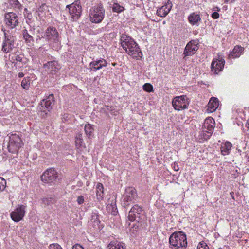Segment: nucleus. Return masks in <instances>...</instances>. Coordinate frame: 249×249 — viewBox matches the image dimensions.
Here are the masks:
<instances>
[{
	"mask_svg": "<svg viewBox=\"0 0 249 249\" xmlns=\"http://www.w3.org/2000/svg\"><path fill=\"white\" fill-rule=\"evenodd\" d=\"M106 208L107 211L112 215H115L117 214V207L114 202L107 204Z\"/></svg>",
	"mask_w": 249,
	"mask_h": 249,
	"instance_id": "c756f323",
	"label": "nucleus"
},
{
	"mask_svg": "<svg viewBox=\"0 0 249 249\" xmlns=\"http://www.w3.org/2000/svg\"><path fill=\"white\" fill-rule=\"evenodd\" d=\"M45 70L52 74L55 73L60 69V66L56 61H51L44 64Z\"/></svg>",
	"mask_w": 249,
	"mask_h": 249,
	"instance_id": "f3484780",
	"label": "nucleus"
},
{
	"mask_svg": "<svg viewBox=\"0 0 249 249\" xmlns=\"http://www.w3.org/2000/svg\"><path fill=\"white\" fill-rule=\"evenodd\" d=\"M21 146L22 141L18 135L12 134L9 136L7 148L9 152L17 153Z\"/></svg>",
	"mask_w": 249,
	"mask_h": 249,
	"instance_id": "423d86ee",
	"label": "nucleus"
},
{
	"mask_svg": "<svg viewBox=\"0 0 249 249\" xmlns=\"http://www.w3.org/2000/svg\"><path fill=\"white\" fill-rule=\"evenodd\" d=\"M10 3L15 8L20 9L21 6L18 0H10Z\"/></svg>",
	"mask_w": 249,
	"mask_h": 249,
	"instance_id": "58836bf2",
	"label": "nucleus"
},
{
	"mask_svg": "<svg viewBox=\"0 0 249 249\" xmlns=\"http://www.w3.org/2000/svg\"><path fill=\"white\" fill-rule=\"evenodd\" d=\"M108 249H124L122 243L118 241L111 242L107 246Z\"/></svg>",
	"mask_w": 249,
	"mask_h": 249,
	"instance_id": "7c9ffc66",
	"label": "nucleus"
},
{
	"mask_svg": "<svg viewBox=\"0 0 249 249\" xmlns=\"http://www.w3.org/2000/svg\"><path fill=\"white\" fill-rule=\"evenodd\" d=\"M219 106V101L216 97H212L208 104V110L210 112H213L216 110Z\"/></svg>",
	"mask_w": 249,
	"mask_h": 249,
	"instance_id": "4be33fe9",
	"label": "nucleus"
},
{
	"mask_svg": "<svg viewBox=\"0 0 249 249\" xmlns=\"http://www.w3.org/2000/svg\"><path fill=\"white\" fill-rule=\"evenodd\" d=\"M137 197L136 189L132 187L125 189V202H133Z\"/></svg>",
	"mask_w": 249,
	"mask_h": 249,
	"instance_id": "aec40b11",
	"label": "nucleus"
},
{
	"mask_svg": "<svg viewBox=\"0 0 249 249\" xmlns=\"http://www.w3.org/2000/svg\"><path fill=\"white\" fill-rule=\"evenodd\" d=\"M77 202L79 205H81L83 204L84 202V198L82 196H79L77 198Z\"/></svg>",
	"mask_w": 249,
	"mask_h": 249,
	"instance_id": "37998d69",
	"label": "nucleus"
},
{
	"mask_svg": "<svg viewBox=\"0 0 249 249\" xmlns=\"http://www.w3.org/2000/svg\"><path fill=\"white\" fill-rule=\"evenodd\" d=\"M173 168L174 170L176 171H178L179 170V167L177 163L174 162L173 165Z\"/></svg>",
	"mask_w": 249,
	"mask_h": 249,
	"instance_id": "de8ad7c7",
	"label": "nucleus"
},
{
	"mask_svg": "<svg viewBox=\"0 0 249 249\" xmlns=\"http://www.w3.org/2000/svg\"><path fill=\"white\" fill-rule=\"evenodd\" d=\"M243 51V48L239 46H235L232 51L230 53V56L232 58H238L240 56Z\"/></svg>",
	"mask_w": 249,
	"mask_h": 249,
	"instance_id": "cd10ccee",
	"label": "nucleus"
},
{
	"mask_svg": "<svg viewBox=\"0 0 249 249\" xmlns=\"http://www.w3.org/2000/svg\"><path fill=\"white\" fill-rule=\"evenodd\" d=\"M31 79L28 77H25L22 80L21 85V87L25 89L28 90L30 87Z\"/></svg>",
	"mask_w": 249,
	"mask_h": 249,
	"instance_id": "72a5a7b5",
	"label": "nucleus"
},
{
	"mask_svg": "<svg viewBox=\"0 0 249 249\" xmlns=\"http://www.w3.org/2000/svg\"><path fill=\"white\" fill-rule=\"evenodd\" d=\"M42 201L43 204L47 206L52 205L55 203V200L52 197L43 198Z\"/></svg>",
	"mask_w": 249,
	"mask_h": 249,
	"instance_id": "f704fd0d",
	"label": "nucleus"
},
{
	"mask_svg": "<svg viewBox=\"0 0 249 249\" xmlns=\"http://www.w3.org/2000/svg\"><path fill=\"white\" fill-rule=\"evenodd\" d=\"M54 97L53 94H50L46 98L42 100L38 107L39 110L41 112L40 115L45 117L49 112L54 104Z\"/></svg>",
	"mask_w": 249,
	"mask_h": 249,
	"instance_id": "39448f33",
	"label": "nucleus"
},
{
	"mask_svg": "<svg viewBox=\"0 0 249 249\" xmlns=\"http://www.w3.org/2000/svg\"><path fill=\"white\" fill-rule=\"evenodd\" d=\"M16 37L12 34L4 31V37L1 44V51L4 53H10L15 48Z\"/></svg>",
	"mask_w": 249,
	"mask_h": 249,
	"instance_id": "7ed1b4c3",
	"label": "nucleus"
},
{
	"mask_svg": "<svg viewBox=\"0 0 249 249\" xmlns=\"http://www.w3.org/2000/svg\"><path fill=\"white\" fill-rule=\"evenodd\" d=\"M107 65V62L105 59L101 58L91 62L89 64V66L91 71H96L103 67H106Z\"/></svg>",
	"mask_w": 249,
	"mask_h": 249,
	"instance_id": "a211bd4d",
	"label": "nucleus"
},
{
	"mask_svg": "<svg viewBox=\"0 0 249 249\" xmlns=\"http://www.w3.org/2000/svg\"><path fill=\"white\" fill-rule=\"evenodd\" d=\"M42 38H43L42 36L40 37L39 36H37L36 39V42L37 43H39Z\"/></svg>",
	"mask_w": 249,
	"mask_h": 249,
	"instance_id": "8fccbe9b",
	"label": "nucleus"
},
{
	"mask_svg": "<svg viewBox=\"0 0 249 249\" xmlns=\"http://www.w3.org/2000/svg\"><path fill=\"white\" fill-rule=\"evenodd\" d=\"M90 220L94 226H98L99 225L100 223V215L97 210L92 211Z\"/></svg>",
	"mask_w": 249,
	"mask_h": 249,
	"instance_id": "393cba45",
	"label": "nucleus"
},
{
	"mask_svg": "<svg viewBox=\"0 0 249 249\" xmlns=\"http://www.w3.org/2000/svg\"><path fill=\"white\" fill-rule=\"evenodd\" d=\"M124 9V8L123 6H120L119 4L117 3H115L113 4L112 7V10L114 12H120L123 11Z\"/></svg>",
	"mask_w": 249,
	"mask_h": 249,
	"instance_id": "c9c22d12",
	"label": "nucleus"
},
{
	"mask_svg": "<svg viewBox=\"0 0 249 249\" xmlns=\"http://www.w3.org/2000/svg\"><path fill=\"white\" fill-rule=\"evenodd\" d=\"M212 17L214 19H217L219 17V14L216 12H214L212 14Z\"/></svg>",
	"mask_w": 249,
	"mask_h": 249,
	"instance_id": "a18cd8bd",
	"label": "nucleus"
},
{
	"mask_svg": "<svg viewBox=\"0 0 249 249\" xmlns=\"http://www.w3.org/2000/svg\"><path fill=\"white\" fill-rule=\"evenodd\" d=\"M143 89L148 92H150L153 91V86L150 83H145L143 86Z\"/></svg>",
	"mask_w": 249,
	"mask_h": 249,
	"instance_id": "4c0bfd02",
	"label": "nucleus"
},
{
	"mask_svg": "<svg viewBox=\"0 0 249 249\" xmlns=\"http://www.w3.org/2000/svg\"><path fill=\"white\" fill-rule=\"evenodd\" d=\"M67 8L72 20L75 21L79 18L82 12V7L79 1H76L71 4L67 5L66 9Z\"/></svg>",
	"mask_w": 249,
	"mask_h": 249,
	"instance_id": "1a4fd4ad",
	"label": "nucleus"
},
{
	"mask_svg": "<svg viewBox=\"0 0 249 249\" xmlns=\"http://www.w3.org/2000/svg\"><path fill=\"white\" fill-rule=\"evenodd\" d=\"M72 249H84V248L80 244H76L73 246Z\"/></svg>",
	"mask_w": 249,
	"mask_h": 249,
	"instance_id": "49530a36",
	"label": "nucleus"
},
{
	"mask_svg": "<svg viewBox=\"0 0 249 249\" xmlns=\"http://www.w3.org/2000/svg\"><path fill=\"white\" fill-rule=\"evenodd\" d=\"M121 44V46L123 49L124 48V37L123 36V34L122 35V36L120 38Z\"/></svg>",
	"mask_w": 249,
	"mask_h": 249,
	"instance_id": "c03bdc74",
	"label": "nucleus"
},
{
	"mask_svg": "<svg viewBox=\"0 0 249 249\" xmlns=\"http://www.w3.org/2000/svg\"><path fill=\"white\" fill-rule=\"evenodd\" d=\"M1 99L0 98V103L1 102Z\"/></svg>",
	"mask_w": 249,
	"mask_h": 249,
	"instance_id": "6e6d98bb",
	"label": "nucleus"
},
{
	"mask_svg": "<svg viewBox=\"0 0 249 249\" xmlns=\"http://www.w3.org/2000/svg\"><path fill=\"white\" fill-rule=\"evenodd\" d=\"M225 3H228L229 2H232L234 0H223Z\"/></svg>",
	"mask_w": 249,
	"mask_h": 249,
	"instance_id": "603ef678",
	"label": "nucleus"
},
{
	"mask_svg": "<svg viewBox=\"0 0 249 249\" xmlns=\"http://www.w3.org/2000/svg\"><path fill=\"white\" fill-rule=\"evenodd\" d=\"M25 207L23 205L18 206L14 211L10 213L12 219L16 222L21 220L25 215Z\"/></svg>",
	"mask_w": 249,
	"mask_h": 249,
	"instance_id": "f8f14e48",
	"label": "nucleus"
},
{
	"mask_svg": "<svg viewBox=\"0 0 249 249\" xmlns=\"http://www.w3.org/2000/svg\"><path fill=\"white\" fill-rule=\"evenodd\" d=\"M24 76V74L23 72H19L18 74V76L19 78H22Z\"/></svg>",
	"mask_w": 249,
	"mask_h": 249,
	"instance_id": "3c124183",
	"label": "nucleus"
},
{
	"mask_svg": "<svg viewBox=\"0 0 249 249\" xmlns=\"http://www.w3.org/2000/svg\"><path fill=\"white\" fill-rule=\"evenodd\" d=\"M105 15V10L102 5L93 7L90 11V20L91 22L100 23L103 19Z\"/></svg>",
	"mask_w": 249,
	"mask_h": 249,
	"instance_id": "0eeeda50",
	"label": "nucleus"
},
{
	"mask_svg": "<svg viewBox=\"0 0 249 249\" xmlns=\"http://www.w3.org/2000/svg\"><path fill=\"white\" fill-rule=\"evenodd\" d=\"M225 60L221 58L219 60H213L211 64V71L214 74H217L222 71L225 64Z\"/></svg>",
	"mask_w": 249,
	"mask_h": 249,
	"instance_id": "4468645a",
	"label": "nucleus"
},
{
	"mask_svg": "<svg viewBox=\"0 0 249 249\" xmlns=\"http://www.w3.org/2000/svg\"><path fill=\"white\" fill-rule=\"evenodd\" d=\"M23 39L26 44L29 46L33 45L34 39L33 37L29 34L27 29H23L22 31Z\"/></svg>",
	"mask_w": 249,
	"mask_h": 249,
	"instance_id": "5701e85b",
	"label": "nucleus"
},
{
	"mask_svg": "<svg viewBox=\"0 0 249 249\" xmlns=\"http://www.w3.org/2000/svg\"><path fill=\"white\" fill-rule=\"evenodd\" d=\"M125 53L133 58L138 59L142 56V52L138 45L132 38L126 35H125Z\"/></svg>",
	"mask_w": 249,
	"mask_h": 249,
	"instance_id": "f03ea898",
	"label": "nucleus"
},
{
	"mask_svg": "<svg viewBox=\"0 0 249 249\" xmlns=\"http://www.w3.org/2000/svg\"><path fill=\"white\" fill-rule=\"evenodd\" d=\"M5 20L6 25L10 28L13 29L18 23V17L14 12H8L5 14Z\"/></svg>",
	"mask_w": 249,
	"mask_h": 249,
	"instance_id": "9b49d317",
	"label": "nucleus"
},
{
	"mask_svg": "<svg viewBox=\"0 0 249 249\" xmlns=\"http://www.w3.org/2000/svg\"><path fill=\"white\" fill-rule=\"evenodd\" d=\"M217 11H219V10H220V9H219V8H218V7H217Z\"/></svg>",
	"mask_w": 249,
	"mask_h": 249,
	"instance_id": "5fc2aeb1",
	"label": "nucleus"
},
{
	"mask_svg": "<svg viewBox=\"0 0 249 249\" xmlns=\"http://www.w3.org/2000/svg\"><path fill=\"white\" fill-rule=\"evenodd\" d=\"M245 158H246V160L249 161V151H247L245 152Z\"/></svg>",
	"mask_w": 249,
	"mask_h": 249,
	"instance_id": "09e8293b",
	"label": "nucleus"
},
{
	"mask_svg": "<svg viewBox=\"0 0 249 249\" xmlns=\"http://www.w3.org/2000/svg\"><path fill=\"white\" fill-rule=\"evenodd\" d=\"M232 147V144L229 142H226L221 145V152L223 155H228Z\"/></svg>",
	"mask_w": 249,
	"mask_h": 249,
	"instance_id": "bb28decb",
	"label": "nucleus"
},
{
	"mask_svg": "<svg viewBox=\"0 0 249 249\" xmlns=\"http://www.w3.org/2000/svg\"><path fill=\"white\" fill-rule=\"evenodd\" d=\"M169 243L172 249H185L187 246L186 234L182 231H175L170 236Z\"/></svg>",
	"mask_w": 249,
	"mask_h": 249,
	"instance_id": "f257e3e1",
	"label": "nucleus"
},
{
	"mask_svg": "<svg viewBox=\"0 0 249 249\" xmlns=\"http://www.w3.org/2000/svg\"><path fill=\"white\" fill-rule=\"evenodd\" d=\"M189 102L186 95H183L174 97L172 101V105L175 110L179 111L187 108Z\"/></svg>",
	"mask_w": 249,
	"mask_h": 249,
	"instance_id": "6e6552de",
	"label": "nucleus"
},
{
	"mask_svg": "<svg viewBox=\"0 0 249 249\" xmlns=\"http://www.w3.org/2000/svg\"><path fill=\"white\" fill-rule=\"evenodd\" d=\"M49 249H63L61 247V246L59 245L58 244L53 243V244H51L49 245Z\"/></svg>",
	"mask_w": 249,
	"mask_h": 249,
	"instance_id": "a19ab883",
	"label": "nucleus"
},
{
	"mask_svg": "<svg viewBox=\"0 0 249 249\" xmlns=\"http://www.w3.org/2000/svg\"><path fill=\"white\" fill-rule=\"evenodd\" d=\"M172 3L168 0L165 4L157 10V15L160 17H165L169 13L172 7Z\"/></svg>",
	"mask_w": 249,
	"mask_h": 249,
	"instance_id": "2eb2a0df",
	"label": "nucleus"
},
{
	"mask_svg": "<svg viewBox=\"0 0 249 249\" xmlns=\"http://www.w3.org/2000/svg\"><path fill=\"white\" fill-rule=\"evenodd\" d=\"M82 135L81 133H77L75 136V146L76 151L78 154H81L86 149L85 144L83 142Z\"/></svg>",
	"mask_w": 249,
	"mask_h": 249,
	"instance_id": "dca6fc26",
	"label": "nucleus"
},
{
	"mask_svg": "<svg viewBox=\"0 0 249 249\" xmlns=\"http://www.w3.org/2000/svg\"><path fill=\"white\" fill-rule=\"evenodd\" d=\"M214 126L215 122L213 119L212 117H208L204 121L202 129L207 132L213 133Z\"/></svg>",
	"mask_w": 249,
	"mask_h": 249,
	"instance_id": "6ab92c4d",
	"label": "nucleus"
},
{
	"mask_svg": "<svg viewBox=\"0 0 249 249\" xmlns=\"http://www.w3.org/2000/svg\"><path fill=\"white\" fill-rule=\"evenodd\" d=\"M142 212V208L138 205H135L130 210L128 216V219L131 221L135 220L136 215L140 214Z\"/></svg>",
	"mask_w": 249,
	"mask_h": 249,
	"instance_id": "412c9836",
	"label": "nucleus"
},
{
	"mask_svg": "<svg viewBox=\"0 0 249 249\" xmlns=\"http://www.w3.org/2000/svg\"><path fill=\"white\" fill-rule=\"evenodd\" d=\"M188 19L190 23L193 25H198V22L201 20L200 15L195 12L191 14L189 16Z\"/></svg>",
	"mask_w": 249,
	"mask_h": 249,
	"instance_id": "b1692460",
	"label": "nucleus"
},
{
	"mask_svg": "<svg viewBox=\"0 0 249 249\" xmlns=\"http://www.w3.org/2000/svg\"><path fill=\"white\" fill-rule=\"evenodd\" d=\"M96 195L98 200L102 199L103 196V185L101 183H98L96 187Z\"/></svg>",
	"mask_w": 249,
	"mask_h": 249,
	"instance_id": "2f4dec72",
	"label": "nucleus"
},
{
	"mask_svg": "<svg viewBox=\"0 0 249 249\" xmlns=\"http://www.w3.org/2000/svg\"><path fill=\"white\" fill-rule=\"evenodd\" d=\"M6 186V180L2 177H0V193L2 192Z\"/></svg>",
	"mask_w": 249,
	"mask_h": 249,
	"instance_id": "e433bc0d",
	"label": "nucleus"
},
{
	"mask_svg": "<svg viewBox=\"0 0 249 249\" xmlns=\"http://www.w3.org/2000/svg\"><path fill=\"white\" fill-rule=\"evenodd\" d=\"M198 49V47L196 42L195 40H191L186 46L183 54L185 56H192L196 53Z\"/></svg>",
	"mask_w": 249,
	"mask_h": 249,
	"instance_id": "ddd939ff",
	"label": "nucleus"
},
{
	"mask_svg": "<svg viewBox=\"0 0 249 249\" xmlns=\"http://www.w3.org/2000/svg\"><path fill=\"white\" fill-rule=\"evenodd\" d=\"M23 59H24V55L23 54H20V55H16L15 56V58L13 59L14 60L16 61L17 62H23Z\"/></svg>",
	"mask_w": 249,
	"mask_h": 249,
	"instance_id": "ea45409f",
	"label": "nucleus"
},
{
	"mask_svg": "<svg viewBox=\"0 0 249 249\" xmlns=\"http://www.w3.org/2000/svg\"><path fill=\"white\" fill-rule=\"evenodd\" d=\"M94 128L93 126L89 124L85 126V132L89 139H91L93 136Z\"/></svg>",
	"mask_w": 249,
	"mask_h": 249,
	"instance_id": "c85d7f7f",
	"label": "nucleus"
},
{
	"mask_svg": "<svg viewBox=\"0 0 249 249\" xmlns=\"http://www.w3.org/2000/svg\"><path fill=\"white\" fill-rule=\"evenodd\" d=\"M43 38L48 42L50 45L55 47L60 42V37L59 33L56 29L53 26L48 27L42 36Z\"/></svg>",
	"mask_w": 249,
	"mask_h": 249,
	"instance_id": "20e7f679",
	"label": "nucleus"
},
{
	"mask_svg": "<svg viewBox=\"0 0 249 249\" xmlns=\"http://www.w3.org/2000/svg\"><path fill=\"white\" fill-rule=\"evenodd\" d=\"M197 248V249H208L209 247L205 243L200 242L199 243Z\"/></svg>",
	"mask_w": 249,
	"mask_h": 249,
	"instance_id": "79ce46f5",
	"label": "nucleus"
},
{
	"mask_svg": "<svg viewBox=\"0 0 249 249\" xmlns=\"http://www.w3.org/2000/svg\"><path fill=\"white\" fill-rule=\"evenodd\" d=\"M212 133L207 132L206 131H205L203 129H202V130L199 132L198 137L200 140L204 141L209 139L212 135Z\"/></svg>",
	"mask_w": 249,
	"mask_h": 249,
	"instance_id": "473e14b6",
	"label": "nucleus"
},
{
	"mask_svg": "<svg viewBox=\"0 0 249 249\" xmlns=\"http://www.w3.org/2000/svg\"><path fill=\"white\" fill-rule=\"evenodd\" d=\"M247 127L249 129V119L247 121Z\"/></svg>",
	"mask_w": 249,
	"mask_h": 249,
	"instance_id": "864d4df0",
	"label": "nucleus"
},
{
	"mask_svg": "<svg viewBox=\"0 0 249 249\" xmlns=\"http://www.w3.org/2000/svg\"><path fill=\"white\" fill-rule=\"evenodd\" d=\"M48 11L47 5L46 4H42L36 11V14L40 18H42L45 16L46 13Z\"/></svg>",
	"mask_w": 249,
	"mask_h": 249,
	"instance_id": "a878e982",
	"label": "nucleus"
},
{
	"mask_svg": "<svg viewBox=\"0 0 249 249\" xmlns=\"http://www.w3.org/2000/svg\"><path fill=\"white\" fill-rule=\"evenodd\" d=\"M41 180L45 183H54L58 180V173L53 169H48L41 177Z\"/></svg>",
	"mask_w": 249,
	"mask_h": 249,
	"instance_id": "9d476101",
	"label": "nucleus"
}]
</instances>
